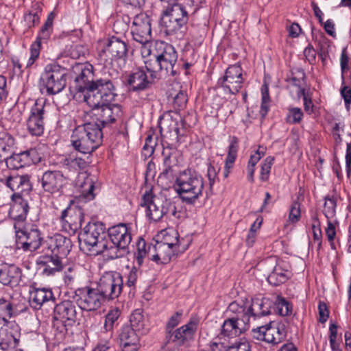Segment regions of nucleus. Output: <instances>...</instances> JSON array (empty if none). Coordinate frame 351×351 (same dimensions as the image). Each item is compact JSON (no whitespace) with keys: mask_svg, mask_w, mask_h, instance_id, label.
Masks as SVG:
<instances>
[{"mask_svg":"<svg viewBox=\"0 0 351 351\" xmlns=\"http://www.w3.org/2000/svg\"><path fill=\"white\" fill-rule=\"evenodd\" d=\"M119 76L118 69L106 64L103 76L95 79L90 90L84 95V101L89 106L112 102L117 95L116 85Z\"/></svg>","mask_w":351,"mask_h":351,"instance_id":"f257e3e1","label":"nucleus"},{"mask_svg":"<svg viewBox=\"0 0 351 351\" xmlns=\"http://www.w3.org/2000/svg\"><path fill=\"white\" fill-rule=\"evenodd\" d=\"M178 53L170 44L163 41L155 44V53L153 58L146 60L148 66L153 73L159 75V78L167 76H175L178 73L176 64Z\"/></svg>","mask_w":351,"mask_h":351,"instance_id":"f03ea898","label":"nucleus"},{"mask_svg":"<svg viewBox=\"0 0 351 351\" xmlns=\"http://www.w3.org/2000/svg\"><path fill=\"white\" fill-rule=\"evenodd\" d=\"M174 189L182 202L193 204L203 195L204 180L198 173L186 169L176 177Z\"/></svg>","mask_w":351,"mask_h":351,"instance_id":"7ed1b4c3","label":"nucleus"},{"mask_svg":"<svg viewBox=\"0 0 351 351\" xmlns=\"http://www.w3.org/2000/svg\"><path fill=\"white\" fill-rule=\"evenodd\" d=\"M102 138L100 125L89 122L78 125L73 130L71 142L77 152L90 154L101 144Z\"/></svg>","mask_w":351,"mask_h":351,"instance_id":"20e7f679","label":"nucleus"},{"mask_svg":"<svg viewBox=\"0 0 351 351\" xmlns=\"http://www.w3.org/2000/svg\"><path fill=\"white\" fill-rule=\"evenodd\" d=\"M271 302L268 298H254L250 300H241L231 302L228 307V313L238 314L250 326L251 319H257L271 313Z\"/></svg>","mask_w":351,"mask_h":351,"instance_id":"39448f33","label":"nucleus"},{"mask_svg":"<svg viewBox=\"0 0 351 351\" xmlns=\"http://www.w3.org/2000/svg\"><path fill=\"white\" fill-rule=\"evenodd\" d=\"M110 241H107L105 256L113 260L123 257L128 252V246L132 241L130 228L126 224L120 223L112 226L108 230Z\"/></svg>","mask_w":351,"mask_h":351,"instance_id":"423d86ee","label":"nucleus"},{"mask_svg":"<svg viewBox=\"0 0 351 351\" xmlns=\"http://www.w3.org/2000/svg\"><path fill=\"white\" fill-rule=\"evenodd\" d=\"M106 237V227L101 222H89L79 234L80 247L96 254L105 253L108 248Z\"/></svg>","mask_w":351,"mask_h":351,"instance_id":"0eeeda50","label":"nucleus"},{"mask_svg":"<svg viewBox=\"0 0 351 351\" xmlns=\"http://www.w3.org/2000/svg\"><path fill=\"white\" fill-rule=\"evenodd\" d=\"M66 69L57 64L52 62L47 64L43 71L40 78V85L46 89L49 95L60 93L66 85Z\"/></svg>","mask_w":351,"mask_h":351,"instance_id":"6e6552de","label":"nucleus"},{"mask_svg":"<svg viewBox=\"0 0 351 351\" xmlns=\"http://www.w3.org/2000/svg\"><path fill=\"white\" fill-rule=\"evenodd\" d=\"M156 79L159 75L153 73L145 61L144 67L134 69L127 75L125 83L129 91L141 93L151 88Z\"/></svg>","mask_w":351,"mask_h":351,"instance_id":"1a4fd4ad","label":"nucleus"},{"mask_svg":"<svg viewBox=\"0 0 351 351\" xmlns=\"http://www.w3.org/2000/svg\"><path fill=\"white\" fill-rule=\"evenodd\" d=\"M16 233V243L18 249L24 252H34L40 247L43 250V239L41 231L36 226L25 227L22 229H16L14 225Z\"/></svg>","mask_w":351,"mask_h":351,"instance_id":"9d476101","label":"nucleus"},{"mask_svg":"<svg viewBox=\"0 0 351 351\" xmlns=\"http://www.w3.org/2000/svg\"><path fill=\"white\" fill-rule=\"evenodd\" d=\"M141 206L146 208L147 217L154 222L160 220L169 210H171L173 215L176 213L175 206L167 201L163 204L160 198L153 194L152 190L145 191Z\"/></svg>","mask_w":351,"mask_h":351,"instance_id":"9b49d317","label":"nucleus"},{"mask_svg":"<svg viewBox=\"0 0 351 351\" xmlns=\"http://www.w3.org/2000/svg\"><path fill=\"white\" fill-rule=\"evenodd\" d=\"M252 335L254 339L276 346L286 339V326L282 322H270L268 324L253 328Z\"/></svg>","mask_w":351,"mask_h":351,"instance_id":"f8f14e48","label":"nucleus"},{"mask_svg":"<svg viewBox=\"0 0 351 351\" xmlns=\"http://www.w3.org/2000/svg\"><path fill=\"white\" fill-rule=\"evenodd\" d=\"M73 298L82 310L86 311L97 310L104 302L97 288L89 286L77 288Z\"/></svg>","mask_w":351,"mask_h":351,"instance_id":"ddd939ff","label":"nucleus"},{"mask_svg":"<svg viewBox=\"0 0 351 351\" xmlns=\"http://www.w3.org/2000/svg\"><path fill=\"white\" fill-rule=\"evenodd\" d=\"M112 56V61L107 63L108 66L114 68L113 62H119L118 63L119 71L121 70L123 66L125 64L128 56V47L125 42L116 37L111 38L107 45L99 52V57L101 61H106V53Z\"/></svg>","mask_w":351,"mask_h":351,"instance_id":"4468645a","label":"nucleus"},{"mask_svg":"<svg viewBox=\"0 0 351 351\" xmlns=\"http://www.w3.org/2000/svg\"><path fill=\"white\" fill-rule=\"evenodd\" d=\"M46 114L45 101L36 99L26 121L27 130L32 136H40L43 134Z\"/></svg>","mask_w":351,"mask_h":351,"instance_id":"2eb2a0df","label":"nucleus"},{"mask_svg":"<svg viewBox=\"0 0 351 351\" xmlns=\"http://www.w3.org/2000/svg\"><path fill=\"white\" fill-rule=\"evenodd\" d=\"M72 246V241L69 237L55 234L45 239L41 252L53 254L63 259L70 253Z\"/></svg>","mask_w":351,"mask_h":351,"instance_id":"dca6fc26","label":"nucleus"},{"mask_svg":"<svg viewBox=\"0 0 351 351\" xmlns=\"http://www.w3.org/2000/svg\"><path fill=\"white\" fill-rule=\"evenodd\" d=\"M152 19L145 13L136 14L130 27L132 38L141 45L148 44L152 40Z\"/></svg>","mask_w":351,"mask_h":351,"instance_id":"f3484780","label":"nucleus"},{"mask_svg":"<svg viewBox=\"0 0 351 351\" xmlns=\"http://www.w3.org/2000/svg\"><path fill=\"white\" fill-rule=\"evenodd\" d=\"M243 82L242 68L239 64H233L227 68L224 76L218 80L217 85L222 87L225 92L236 95Z\"/></svg>","mask_w":351,"mask_h":351,"instance_id":"a211bd4d","label":"nucleus"},{"mask_svg":"<svg viewBox=\"0 0 351 351\" xmlns=\"http://www.w3.org/2000/svg\"><path fill=\"white\" fill-rule=\"evenodd\" d=\"M94 111V114L97 116L100 128L112 124L116 121L120 119L123 115L121 106L119 104H101L98 106H90Z\"/></svg>","mask_w":351,"mask_h":351,"instance_id":"6ab92c4d","label":"nucleus"},{"mask_svg":"<svg viewBox=\"0 0 351 351\" xmlns=\"http://www.w3.org/2000/svg\"><path fill=\"white\" fill-rule=\"evenodd\" d=\"M123 287V278L120 274L116 273L100 280L97 288L104 302L106 300L117 298L122 291Z\"/></svg>","mask_w":351,"mask_h":351,"instance_id":"aec40b11","label":"nucleus"},{"mask_svg":"<svg viewBox=\"0 0 351 351\" xmlns=\"http://www.w3.org/2000/svg\"><path fill=\"white\" fill-rule=\"evenodd\" d=\"M197 326L198 321L191 319L187 324L175 329L171 332H169V334L165 335L167 343H173L178 346L188 344L193 339Z\"/></svg>","mask_w":351,"mask_h":351,"instance_id":"412c9836","label":"nucleus"},{"mask_svg":"<svg viewBox=\"0 0 351 351\" xmlns=\"http://www.w3.org/2000/svg\"><path fill=\"white\" fill-rule=\"evenodd\" d=\"M174 241L158 243L155 247L156 254L152 256L150 260L158 265H165L169 263L179 252V236L178 232H173Z\"/></svg>","mask_w":351,"mask_h":351,"instance_id":"4be33fe9","label":"nucleus"},{"mask_svg":"<svg viewBox=\"0 0 351 351\" xmlns=\"http://www.w3.org/2000/svg\"><path fill=\"white\" fill-rule=\"evenodd\" d=\"M54 18L55 14L53 12H50L44 25L42 26L36 41L32 44L30 47V57L27 63V67L31 66L39 57L43 41H46L50 38L53 31Z\"/></svg>","mask_w":351,"mask_h":351,"instance_id":"5701e85b","label":"nucleus"},{"mask_svg":"<svg viewBox=\"0 0 351 351\" xmlns=\"http://www.w3.org/2000/svg\"><path fill=\"white\" fill-rule=\"evenodd\" d=\"M4 184L14 192L12 198L27 197L32 189L28 175L12 173L5 178Z\"/></svg>","mask_w":351,"mask_h":351,"instance_id":"b1692460","label":"nucleus"},{"mask_svg":"<svg viewBox=\"0 0 351 351\" xmlns=\"http://www.w3.org/2000/svg\"><path fill=\"white\" fill-rule=\"evenodd\" d=\"M67 176L61 171L48 170L43 173L41 178L42 187L45 191L50 193H58L66 183Z\"/></svg>","mask_w":351,"mask_h":351,"instance_id":"393cba45","label":"nucleus"},{"mask_svg":"<svg viewBox=\"0 0 351 351\" xmlns=\"http://www.w3.org/2000/svg\"><path fill=\"white\" fill-rule=\"evenodd\" d=\"M249 327L247 323H245L238 314H232L230 317L224 320L219 335L228 338L235 337L243 333Z\"/></svg>","mask_w":351,"mask_h":351,"instance_id":"a878e982","label":"nucleus"},{"mask_svg":"<svg viewBox=\"0 0 351 351\" xmlns=\"http://www.w3.org/2000/svg\"><path fill=\"white\" fill-rule=\"evenodd\" d=\"M53 318L65 326L73 325L77 319L76 306L72 301L64 300L53 308Z\"/></svg>","mask_w":351,"mask_h":351,"instance_id":"bb28decb","label":"nucleus"},{"mask_svg":"<svg viewBox=\"0 0 351 351\" xmlns=\"http://www.w3.org/2000/svg\"><path fill=\"white\" fill-rule=\"evenodd\" d=\"M55 297L50 288H38L31 287L29 290V304L34 309H40L41 307L47 304H53Z\"/></svg>","mask_w":351,"mask_h":351,"instance_id":"cd10ccee","label":"nucleus"},{"mask_svg":"<svg viewBox=\"0 0 351 351\" xmlns=\"http://www.w3.org/2000/svg\"><path fill=\"white\" fill-rule=\"evenodd\" d=\"M36 260V265L42 268V274L46 276L55 275L62 270V258L53 254L43 253Z\"/></svg>","mask_w":351,"mask_h":351,"instance_id":"c85d7f7f","label":"nucleus"},{"mask_svg":"<svg viewBox=\"0 0 351 351\" xmlns=\"http://www.w3.org/2000/svg\"><path fill=\"white\" fill-rule=\"evenodd\" d=\"M118 341L122 351H137L140 348L137 333L128 325L121 327L118 335Z\"/></svg>","mask_w":351,"mask_h":351,"instance_id":"c756f323","label":"nucleus"},{"mask_svg":"<svg viewBox=\"0 0 351 351\" xmlns=\"http://www.w3.org/2000/svg\"><path fill=\"white\" fill-rule=\"evenodd\" d=\"M21 269L14 265H0V283L4 286L15 287L20 283Z\"/></svg>","mask_w":351,"mask_h":351,"instance_id":"7c9ffc66","label":"nucleus"},{"mask_svg":"<svg viewBox=\"0 0 351 351\" xmlns=\"http://www.w3.org/2000/svg\"><path fill=\"white\" fill-rule=\"evenodd\" d=\"M91 64H85L80 66V72L76 77L75 82V89L79 93H88L90 86L95 82L94 74Z\"/></svg>","mask_w":351,"mask_h":351,"instance_id":"2f4dec72","label":"nucleus"},{"mask_svg":"<svg viewBox=\"0 0 351 351\" xmlns=\"http://www.w3.org/2000/svg\"><path fill=\"white\" fill-rule=\"evenodd\" d=\"M169 5L164 10V13L171 15V19H176L182 25H186L189 21L187 8H191L194 5V1L190 0L187 2L186 5L174 1L168 3Z\"/></svg>","mask_w":351,"mask_h":351,"instance_id":"473e14b6","label":"nucleus"},{"mask_svg":"<svg viewBox=\"0 0 351 351\" xmlns=\"http://www.w3.org/2000/svg\"><path fill=\"white\" fill-rule=\"evenodd\" d=\"M84 214L79 206L69 207L62 211L60 219L68 223L70 228L76 230L82 227Z\"/></svg>","mask_w":351,"mask_h":351,"instance_id":"72a5a7b5","label":"nucleus"},{"mask_svg":"<svg viewBox=\"0 0 351 351\" xmlns=\"http://www.w3.org/2000/svg\"><path fill=\"white\" fill-rule=\"evenodd\" d=\"M13 204L9 212L11 218L14 221H23L29 212V205L26 197L12 198Z\"/></svg>","mask_w":351,"mask_h":351,"instance_id":"f704fd0d","label":"nucleus"},{"mask_svg":"<svg viewBox=\"0 0 351 351\" xmlns=\"http://www.w3.org/2000/svg\"><path fill=\"white\" fill-rule=\"evenodd\" d=\"M291 272L285 268L282 261L278 262L271 273L267 276L268 282L273 286H279L290 278Z\"/></svg>","mask_w":351,"mask_h":351,"instance_id":"c9c22d12","label":"nucleus"},{"mask_svg":"<svg viewBox=\"0 0 351 351\" xmlns=\"http://www.w3.org/2000/svg\"><path fill=\"white\" fill-rule=\"evenodd\" d=\"M89 159V156H87ZM90 161L80 157H73L71 156L62 158L59 164L61 167L67 169L70 172H75L86 169Z\"/></svg>","mask_w":351,"mask_h":351,"instance_id":"e433bc0d","label":"nucleus"},{"mask_svg":"<svg viewBox=\"0 0 351 351\" xmlns=\"http://www.w3.org/2000/svg\"><path fill=\"white\" fill-rule=\"evenodd\" d=\"M163 162L160 177L165 178H173L176 174V167L178 165V160L171 152H167L165 149L162 151Z\"/></svg>","mask_w":351,"mask_h":351,"instance_id":"4c0bfd02","label":"nucleus"},{"mask_svg":"<svg viewBox=\"0 0 351 351\" xmlns=\"http://www.w3.org/2000/svg\"><path fill=\"white\" fill-rule=\"evenodd\" d=\"M14 145V138L10 134L0 132V162L6 160L12 156Z\"/></svg>","mask_w":351,"mask_h":351,"instance_id":"58836bf2","label":"nucleus"},{"mask_svg":"<svg viewBox=\"0 0 351 351\" xmlns=\"http://www.w3.org/2000/svg\"><path fill=\"white\" fill-rule=\"evenodd\" d=\"M120 315L121 312L117 308L108 311L105 315L104 326L101 330V335H106L107 337H113L114 327Z\"/></svg>","mask_w":351,"mask_h":351,"instance_id":"ea45409f","label":"nucleus"},{"mask_svg":"<svg viewBox=\"0 0 351 351\" xmlns=\"http://www.w3.org/2000/svg\"><path fill=\"white\" fill-rule=\"evenodd\" d=\"M14 315L12 303L10 300L3 298H0V326H6L9 323V319Z\"/></svg>","mask_w":351,"mask_h":351,"instance_id":"a19ab883","label":"nucleus"},{"mask_svg":"<svg viewBox=\"0 0 351 351\" xmlns=\"http://www.w3.org/2000/svg\"><path fill=\"white\" fill-rule=\"evenodd\" d=\"M19 339L7 330H0V348L3 351L10 350L19 344Z\"/></svg>","mask_w":351,"mask_h":351,"instance_id":"79ce46f5","label":"nucleus"},{"mask_svg":"<svg viewBox=\"0 0 351 351\" xmlns=\"http://www.w3.org/2000/svg\"><path fill=\"white\" fill-rule=\"evenodd\" d=\"M130 327L134 332H140L145 329L147 320L143 315V310L138 308L134 310L130 318Z\"/></svg>","mask_w":351,"mask_h":351,"instance_id":"37998d69","label":"nucleus"},{"mask_svg":"<svg viewBox=\"0 0 351 351\" xmlns=\"http://www.w3.org/2000/svg\"><path fill=\"white\" fill-rule=\"evenodd\" d=\"M77 185L80 188V192L86 199L90 200L94 198V184L92 179L88 176L81 182L80 178L77 182Z\"/></svg>","mask_w":351,"mask_h":351,"instance_id":"c03bdc74","label":"nucleus"},{"mask_svg":"<svg viewBox=\"0 0 351 351\" xmlns=\"http://www.w3.org/2000/svg\"><path fill=\"white\" fill-rule=\"evenodd\" d=\"M324 207L323 213L327 219H330L335 217L336 214V206L338 199L337 195H328L324 197Z\"/></svg>","mask_w":351,"mask_h":351,"instance_id":"a18cd8bd","label":"nucleus"},{"mask_svg":"<svg viewBox=\"0 0 351 351\" xmlns=\"http://www.w3.org/2000/svg\"><path fill=\"white\" fill-rule=\"evenodd\" d=\"M162 25L166 28V32L169 33H173L179 30L184 25H181L178 21L174 19H171V15L167 13L163 12V16L161 19Z\"/></svg>","mask_w":351,"mask_h":351,"instance_id":"49530a36","label":"nucleus"},{"mask_svg":"<svg viewBox=\"0 0 351 351\" xmlns=\"http://www.w3.org/2000/svg\"><path fill=\"white\" fill-rule=\"evenodd\" d=\"M275 304L278 313L282 316H287L291 313L292 306L289 302L281 296L276 298Z\"/></svg>","mask_w":351,"mask_h":351,"instance_id":"de8ad7c7","label":"nucleus"},{"mask_svg":"<svg viewBox=\"0 0 351 351\" xmlns=\"http://www.w3.org/2000/svg\"><path fill=\"white\" fill-rule=\"evenodd\" d=\"M183 311L182 310L174 313L168 319L165 326V335L174 330V328L180 323Z\"/></svg>","mask_w":351,"mask_h":351,"instance_id":"09e8293b","label":"nucleus"},{"mask_svg":"<svg viewBox=\"0 0 351 351\" xmlns=\"http://www.w3.org/2000/svg\"><path fill=\"white\" fill-rule=\"evenodd\" d=\"M303 112L300 108H290L286 117V121L290 124L299 123L303 117Z\"/></svg>","mask_w":351,"mask_h":351,"instance_id":"8fccbe9b","label":"nucleus"},{"mask_svg":"<svg viewBox=\"0 0 351 351\" xmlns=\"http://www.w3.org/2000/svg\"><path fill=\"white\" fill-rule=\"evenodd\" d=\"M188 101V95L184 90H180L173 96V106L177 110L184 109Z\"/></svg>","mask_w":351,"mask_h":351,"instance_id":"3c124183","label":"nucleus"},{"mask_svg":"<svg viewBox=\"0 0 351 351\" xmlns=\"http://www.w3.org/2000/svg\"><path fill=\"white\" fill-rule=\"evenodd\" d=\"M218 171L216 168L212 165H209L207 169V177L209 181V188L208 190L206 191V196L208 197L213 194V187L215 184L217 180H218L217 177Z\"/></svg>","mask_w":351,"mask_h":351,"instance_id":"603ef678","label":"nucleus"},{"mask_svg":"<svg viewBox=\"0 0 351 351\" xmlns=\"http://www.w3.org/2000/svg\"><path fill=\"white\" fill-rule=\"evenodd\" d=\"M36 154V151L35 149H29L25 152H23L16 156L14 159L20 161H23V164L20 165V167H23L24 165H29L31 162H35V160L33 158V156Z\"/></svg>","mask_w":351,"mask_h":351,"instance_id":"864d4df0","label":"nucleus"},{"mask_svg":"<svg viewBox=\"0 0 351 351\" xmlns=\"http://www.w3.org/2000/svg\"><path fill=\"white\" fill-rule=\"evenodd\" d=\"M226 351H251V347L245 339H240L228 346Z\"/></svg>","mask_w":351,"mask_h":351,"instance_id":"5fc2aeb1","label":"nucleus"},{"mask_svg":"<svg viewBox=\"0 0 351 351\" xmlns=\"http://www.w3.org/2000/svg\"><path fill=\"white\" fill-rule=\"evenodd\" d=\"M325 232L327 239L330 243L331 249L336 250L337 245L335 243V239L336 237V230L335 225L330 220L328 221L327 227L326 228Z\"/></svg>","mask_w":351,"mask_h":351,"instance_id":"6e6d98bb","label":"nucleus"},{"mask_svg":"<svg viewBox=\"0 0 351 351\" xmlns=\"http://www.w3.org/2000/svg\"><path fill=\"white\" fill-rule=\"evenodd\" d=\"M274 160V158L269 156L264 160L261 165L260 179L262 181L267 180Z\"/></svg>","mask_w":351,"mask_h":351,"instance_id":"4d7b16f0","label":"nucleus"},{"mask_svg":"<svg viewBox=\"0 0 351 351\" xmlns=\"http://www.w3.org/2000/svg\"><path fill=\"white\" fill-rule=\"evenodd\" d=\"M349 62H350V57L347 53L346 47H344L341 51V58H340L342 84H344V83H345L344 73L349 68Z\"/></svg>","mask_w":351,"mask_h":351,"instance_id":"13d9d810","label":"nucleus"},{"mask_svg":"<svg viewBox=\"0 0 351 351\" xmlns=\"http://www.w3.org/2000/svg\"><path fill=\"white\" fill-rule=\"evenodd\" d=\"M112 346V337H107L106 335H101L99 342L94 351H109Z\"/></svg>","mask_w":351,"mask_h":351,"instance_id":"bf43d9fd","label":"nucleus"},{"mask_svg":"<svg viewBox=\"0 0 351 351\" xmlns=\"http://www.w3.org/2000/svg\"><path fill=\"white\" fill-rule=\"evenodd\" d=\"M301 217L300 204L298 202H294L291 206L289 221L294 223L298 222Z\"/></svg>","mask_w":351,"mask_h":351,"instance_id":"052dcab7","label":"nucleus"},{"mask_svg":"<svg viewBox=\"0 0 351 351\" xmlns=\"http://www.w3.org/2000/svg\"><path fill=\"white\" fill-rule=\"evenodd\" d=\"M139 273H140V271L136 267V266H134L131 269V270L130 271V272L128 274L127 282H126V285L129 287L135 286Z\"/></svg>","mask_w":351,"mask_h":351,"instance_id":"680f3d73","label":"nucleus"},{"mask_svg":"<svg viewBox=\"0 0 351 351\" xmlns=\"http://www.w3.org/2000/svg\"><path fill=\"white\" fill-rule=\"evenodd\" d=\"M156 143L155 141H154V139L151 135H149L146 139L145 145L143 147L144 154L145 156H150L153 154L154 152V147L156 146Z\"/></svg>","mask_w":351,"mask_h":351,"instance_id":"e2e57ef3","label":"nucleus"},{"mask_svg":"<svg viewBox=\"0 0 351 351\" xmlns=\"http://www.w3.org/2000/svg\"><path fill=\"white\" fill-rule=\"evenodd\" d=\"M341 96L344 100L345 106L349 109L351 105V88L348 86H342L340 90Z\"/></svg>","mask_w":351,"mask_h":351,"instance_id":"0e129e2a","label":"nucleus"},{"mask_svg":"<svg viewBox=\"0 0 351 351\" xmlns=\"http://www.w3.org/2000/svg\"><path fill=\"white\" fill-rule=\"evenodd\" d=\"M318 311H319V321L321 323H324L326 322L328 316H329V311L328 309V306L324 302L320 301L318 304Z\"/></svg>","mask_w":351,"mask_h":351,"instance_id":"69168bd1","label":"nucleus"},{"mask_svg":"<svg viewBox=\"0 0 351 351\" xmlns=\"http://www.w3.org/2000/svg\"><path fill=\"white\" fill-rule=\"evenodd\" d=\"M219 338L214 339L209 343V351H226L227 348L223 343L218 341Z\"/></svg>","mask_w":351,"mask_h":351,"instance_id":"338daca9","label":"nucleus"},{"mask_svg":"<svg viewBox=\"0 0 351 351\" xmlns=\"http://www.w3.org/2000/svg\"><path fill=\"white\" fill-rule=\"evenodd\" d=\"M24 19L29 27L35 26L40 22L39 15L31 12L25 14Z\"/></svg>","mask_w":351,"mask_h":351,"instance_id":"774afa93","label":"nucleus"}]
</instances>
